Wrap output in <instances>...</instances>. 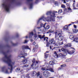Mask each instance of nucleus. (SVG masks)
Instances as JSON below:
<instances>
[{
    "label": "nucleus",
    "instance_id": "nucleus-1",
    "mask_svg": "<svg viewBox=\"0 0 78 78\" xmlns=\"http://www.w3.org/2000/svg\"><path fill=\"white\" fill-rule=\"evenodd\" d=\"M7 47L8 48L10 49L11 48V46L9 45V44H6L5 45H3L2 44H0V49L1 53H2L4 55V57H2V60L4 62L7 63L8 64V66L9 67H11V71L12 70V65H14V62H12L11 61V60L10 59L11 57V55H9V56H8V53L9 52V50H8L7 51V52L5 51V48Z\"/></svg>",
    "mask_w": 78,
    "mask_h": 78
},
{
    "label": "nucleus",
    "instance_id": "nucleus-2",
    "mask_svg": "<svg viewBox=\"0 0 78 78\" xmlns=\"http://www.w3.org/2000/svg\"><path fill=\"white\" fill-rule=\"evenodd\" d=\"M14 5H20L21 3H20V1L19 0H10L9 3L6 2H4L2 4V6L3 8L6 12H9L11 6Z\"/></svg>",
    "mask_w": 78,
    "mask_h": 78
},
{
    "label": "nucleus",
    "instance_id": "nucleus-3",
    "mask_svg": "<svg viewBox=\"0 0 78 78\" xmlns=\"http://www.w3.org/2000/svg\"><path fill=\"white\" fill-rule=\"evenodd\" d=\"M55 11L53 12L50 11L47 12L46 13V15L47 16H49L51 17H49L48 16L47 18H46L44 16H42L37 21V24H38L40 20H42V19H43V20H46V21H50L52 20V22H55Z\"/></svg>",
    "mask_w": 78,
    "mask_h": 78
},
{
    "label": "nucleus",
    "instance_id": "nucleus-4",
    "mask_svg": "<svg viewBox=\"0 0 78 78\" xmlns=\"http://www.w3.org/2000/svg\"><path fill=\"white\" fill-rule=\"evenodd\" d=\"M13 65H12V71L11 70V67H11V69H10V72H9L8 70L6 69V66H4L2 68V71L3 72H4V73L6 74H9V73H12V70H13V66H13Z\"/></svg>",
    "mask_w": 78,
    "mask_h": 78
},
{
    "label": "nucleus",
    "instance_id": "nucleus-5",
    "mask_svg": "<svg viewBox=\"0 0 78 78\" xmlns=\"http://www.w3.org/2000/svg\"><path fill=\"white\" fill-rule=\"evenodd\" d=\"M61 51H64V54H65V55H67V53L68 54H69V55H72V54H74L75 53V51L73 50L69 51L68 50L63 48L61 49Z\"/></svg>",
    "mask_w": 78,
    "mask_h": 78
},
{
    "label": "nucleus",
    "instance_id": "nucleus-6",
    "mask_svg": "<svg viewBox=\"0 0 78 78\" xmlns=\"http://www.w3.org/2000/svg\"><path fill=\"white\" fill-rule=\"evenodd\" d=\"M27 1V5H29V9H32L33 6V0H26Z\"/></svg>",
    "mask_w": 78,
    "mask_h": 78
},
{
    "label": "nucleus",
    "instance_id": "nucleus-7",
    "mask_svg": "<svg viewBox=\"0 0 78 78\" xmlns=\"http://www.w3.org/2000/svg\"><path fill=\"white\" fill-rule=\"evenodd\" d=\"M20 58H23L24 59H23V62L24 64V66H23L22 67H27L28 66L27 65H25V64H26L28 61V60H27V58H25L24 56H20Z\"/></svg>",
    "mask_w": 78,
    "mask_h": 78
},
{
    "label": "nucleus",
    "instance_id": "nucleus-8",
    "mask_svg": "<svg viewBox=\"0 0 78 78\" xmlns=\"http://www.w3.org/2000/svg\"><path fill=\"white\" fill-rule=\"evenodd\" d=\"M55 44V41L54 40V39H52L51 40H49V41L48 42H46V47H49V45H51V44Z\"/></svg>",
    "mask_w": 78,
    "mask_h": 78
},
{
    "label": "nucleus",
    "instance_id": "nucleus-9",
    "mask_svg": "<svg viewBox=\"0 0 78 78\" xmlns=\"http://www.w3.org/2000/svg\"><path fill=\"white\" fill-rule=\"evenodd\" d=\"M43 75L45 77H48V76H50V73L48 71H46L45 72H43Z\"/></svg>",
    "mask_w": 78,
    "mask_h": 78
},
{
    "label": "nucleus",
    "instance_id": "nucleus-10",
    "mask_svg": "<svg viewBox=\"0 0 78 78\" xmlns=\"http://www.w3.org/2000/svg\"><path fill=\"white\" fill-rule=\"evenodd\" d=\"M35 62L36 61H35V59L34 58L33 60L32 61L33 63H32L31 66H32V67H33L35 65V68H38V66H36V64L35 63Z\"/></svg>",
    "mask_w": 78,
    "mask_h": 78
},
{
    "label": "nucleus",
    "instance_id": "nucleus-11",
    "mask_svg": "<svg viewBox=\"0 0 78 78\" xmlns=\"http://www.w3.org/2000/svg\"><path fill=\"white\" fill-rule=\"evenodd\" d=\"M61 34V33H59L58 34V36H59L58 38V41H62L63 39H64L63 36L60 35Z\"/></svg>",
    "mask_w": 78,
    "mask_h": 78
},
{
    "label": "nucleus",
    "instance_id": "nucleus-12",
    "mask_svg": "<svg viewBox=\"0 0 78 78\" xmlns=\"http://www.w3.org/2000/svg\"><path fill=\"white\" fill-rule=\"evenodd\" d=\"M22 49L23 50H25L26 49H28L29 50H30V48H29V46H23L22 47Z\"/></svg>",
    "mask_w": 78,
    "mask_h": 78
},
{
    "label": "nucleus",
    "instance_id": "nucleus-13",
    "mask_svg": "<svg viewBox=\"0 0 78 78\" xmlns=\"http://www.w3.org/2000/svg\"><path fill=\"white\" fill-rule=\"evenodd\" d=\"M4 40L5 42H8L9 40V37L5 36L4 38Z\"/></svg>",
    "mask_w": 78,
    "mask_h": 78
},
{
    "label": "nucleus",
    "instance_id": "nucleus-14",
    "mask_svg": "<svg viewBox=\"0 0 78 78\" xmlns=\"http://www.w3.org/2000/svg\"><path fill=\"white\" fill-rule=\"evenodd\" d=\"M38 36L39 38H40V39H42L45 37V35H44L43 36H42V35H38Z\"/></svg>",
    "mask_w": 78,
    "mask_h": 78
},
{
    "label": "nucleus",
    "instance_id": "nucleus-15",
    "mask_svg": "<svg viewBox=\"0 0 78 78\" xmlns=\"http://www.w3.org/2000/svg\"><path fill=\"white\" fill-rule=\"evenodd\" d=\"M50 25H47L46 27V28L44 27V31H46L47 30H48V29L50 28Z\"/></svg>",
    "mask_w": 78,
    "mask_h": 78
},
{
    "label": "nucleus",
    "instance_id": "nucleus-16",
    "mask_svg": "<svg viewBox=\"0 0 78 78\" xmlns=\"http://www.w3.org/2000/svg\"><path fill=\"white\" fill-rule=\"evenodd\" d=\"M54 32V30L52 29H50L48 30V31L47 32V33H53Z\"/></svg>",
    "mask_w": 78,
    "mask_h": 78
},
{
    "label": "nucleus",
    "instance_id": "nucleus-17",
    "mask_svg": "<svg viewBox=\"0 0 78 78\" xmlns=\"http://www.w3.org/2000/svg\"><path fill=\"white\" fill-rule=\"evenodd\" d=\"M63 30H65V31H66V30H68V25H67L64 27L63 28Z\"/></svg>",
    "mask_w": 78,
    "mask_h": 78
},
{
    "label": "nucleus",
    "instance_id": "nucleus-18",
    "mask_svg": "<svg viewBox=\"0 0 78 78\" xmlns=\"http://www.w3.org/2000/svg\"><path fill=\"white\" fill-rule=\"evenodd\" d=\"M60 42L59 41H58L56 43V41H55V43L54 44H55V45H56V46H58V45H60Z\"/></svg>",
    "mask_w": 78,
    "mask_h": 78
},
{
    "label": "nucleus",
    "instance_id": "nucleus-19",
    "mask_svg": "<svg viewBox=\"0 0 78 78\" xmlns=\"http://www.w3.org/2000/svg\"><path fill=\"white\" fill-rule=\"evenodd\" d=\"M37 74L36 73V72L35 71H34L32 73L31 75L33 76H36V75Z\"/></svg>",
    "mask_w": 78,
    "mask_h": 78
},
{
    "label": "nucleus",
    "instance_id": "nucleus-20",
    "mask_svg": "<svg viewBox=\"0 0 78 78\" xmlns=\"http://www.w3.org/2000/svg\"><path fill=\"white\" fill-rule=\"evenodd\" d=\"M73 33H76L78 32V30L76 29H73Z\"/></svg>",
    "mask_w": 78,
    "mask_h": 78
},
{
    "label": "nucleus",
    "instance_id": "nucleus-21",
    "mask_svg": "<svg viewBox=\"0 0 78 78\" xmlns=\"http://www.w3.org/2000/svg\"><path fill=\"white\" fill-rule=\"evenodd\" d=\"M11 44L12 45V46H17L18 45L17 43H14L12 42V41L11 42Z\"/></svg>",
    "mask_w": 78,
    "mask_h": 78
},
{
    "label": "nucleus",
    "instance_id": "nucleus-22",
    "mask_svg": "<svg viewBox=\"0 0 78 78\" xmlns=\"http://www.w3.org/2000/svg\"><path fill=\"white\" fill-rule=\"evenodd\" d=\"M46 25V23H45L44 25V24L42 23H41L40 25L41 27H43L44 28H45V25Z\"/></svg>",
    "mask_w": 78,
    "mask_h": 78
},
{
    "label": "nucleus",
    "instance_id": "nucleus-23",
    "mask_svg": "<svg viewBox=\"0 0 78 78\" xmlns=\"http://www.w3.org/2000/svg\"><path fill=\"white\" fill-rule=\"evenodd\" d=\"M41 70H44V71H45V70H48V69L46 68V67H44V68H41Z\"/></svg>",
    "mask_w": 78,
    "mask_h": 78
},
{
    "label": "nucleus",
    "instance_id": "nucleus-24",
    "mask_svg": "<svg viewBox=\"0 0 78 78\" xmlns=\"http://www.w3.org/2000/svg\"><path fill=\"white\" fill-rule=\"evenodd\" d=\"M48 70H49V71H50L51 72H55L54 71V70H53V69L51 68H48Z\"/></svg>",
    "mask_w": 78,
    "mask_h": 78
},
{
    "label": "nucleus",
    "instance_id": "nucleus-25",
    "mask_svg": "<svg viewBox=\"0 0 78 78\" xmlns=\"http://www.w3.org/2000/svg\"><path fill=\"white\" fill-rule=\"evenodd\" d=\"M54 63L55 62H54V61H50L49 63V64L50 65H51L52 66H53Z\"/></svg>",
    "mask_w": 78,
    "mask_h": 78
},
{
    "label": "nucleus",
    "instance_id": "nucleus-26",
    "mask_svg": "<svg viewBox=\"0 0 78 78\" xmlns=\"http://www.w3.org/2000/svg\"><path fill=\"white\" fill-rule=\"evenodd\" d=\"M69 38L70 39H74V37L73 35H70L69 36Z\"/></svg>",
    "mask_w": 78,
    "mask_h": 78
},
{
    "label": "nucleus",
    "instance_id": "nucleus-27",
    "mask_svg": "<svg viewBox=\"0 0 78 78\" xmlns=\"http://www.w3.org/2000/svg\"><path fill=\"white\" fill-rule=\"evenodd\" d=\"M62 9H61L60 10H58V14H61V13H62Z\"/></svg>",
    "mask_w": 78,
    "mask_h": 78
},
{
    "label": "nucleus",
    "instance_id": "nucleus-28",
    "mask_svg": "<svg viewBox=\"0 0 78 78\" xmlns=\"http://www.w3.org/2000/svg\"><path fill=\"white\" fill-rule=\"evenodd\" d=\"M78 40V37H76V38H74V39L73 40V41H75L76 42H77Z\"/></svg>",
    "mask_w": 78,
    "mask_h": 78
},
{
    "label": "nucleus",
    "instance_id": "nucleus-29",
    "mask_svg": "<svg viewBox=\"0 0 78 78\" xmlns=\"http://www.w3.org/2000/svg\"><path fill=\"white\" fill-rule=\"evenodd\" d=\"M54 54L55 55V56H56L57 58H58V57H59V55H58V54H57V52H56V51L54 52Z\"/></svg>",
    "mask_w": 78,
    "mask_h": 78
},
{
    "label": "nucleus",
    "instance_id": "nucleus-30",
    "mask_svg": "<svg viewBox=\"0 0 78 78\" xmlns=\"http://www.w3.org/2000/svg\"><path fill=\"white\" fill-rule=\"evenodd\" d=\"M29 34L30 35H31V36H34V33H33V32H32L29 33Z\"/></svg>",
    "mask_w": 78,
    "mask_h": 78
},
{
    "label": "nucleus",
    "instance_id": "nucleus-31",
    "mask_svg": "<svg viewBox=\"0 0 78 78\" xmlns=\"http://www.w3.org/2000/svg\"><path fill=\"white\" fill-rule=\"evenodd\" d=\"M44 56H45V59L47 58L48 57V54H45L44 55Z\"/></svg>",
    "mask_w": 78,
    "mask_h": 78
},
{
    "label": "nucleus",
    "instance_id": "nucleus-32",
    "mask_svg": "<svg viewBox=\"0 0 78 78\" xmlns=\"http://www.w3.org/2000/svg\"><path fill=\"white\" fill-rule=\"evenodd\" d=\"M61 7L62 8H65V5L63 4H62L61 5Z\"/></svg>",
    "mask_w": 78,
    "mask_h": 78
},
{
    "label": "nucleus",
    "instance_id": "nucleus-33",
    "mask_svg": "<svg viewBox=\"0 0 78 78\" xmlns=\"http://www.w3.org/2000/svg\"><path fill=\"white\" fill-rule=\"evenodd\" d=\"M66 65L63 64L61 66V67H66Z\"/></svg>",
    "mask_w": 78,
    "mask_h": 78
},
{
    "label": "nucleus",
    "instance_id": "nucleus-34",
    "mask_svg": "<svg viewBox=\"0 0 78 78\" xmlns=\"http://www.w3.org/2000/svg\"><path fill=\"white\" fill-rule=\"evenodd\" d=\"M59 55L60 56V57H61V58H62V57H63V58H64V56L62 54H61Z\"/></svg>",
    "mask_w": 78,
    "mask_h": 78
},
{
    "label": "nucleus",
    "instance_id": "nucleus-35",
    "mask_svg": "<svg viewBox=\"0 0 78 78\" xmlns=\"http://www.w3.org/2000/svg\"><path fill=\"white\" fill-rule=\"evenodd\" d=\"M68 10H69L70 12H72V9L70 8L69 7L68 9Z\"/></svg>",
    "mask_w": 78,
    "mask_h": 78
},
{
    "label": "nucleus",
    "instance_id": "nucleus-36",
    "mask_svg": "<svg viewBox=\"0 0 78 78\" xmlns=\"http://www.w3.org/2000/svg\"><path fill=\"white\" fill-rule=\"evenodd\" d=\"M40 76V72H38L37 73V77H39Z\"/></svg>",
    "mask_w": 78,
    "mask_h": 78
},
{
    "label": "nucleus",
    "instance_id": "nucleus-37",
    "mask_svg": "<svg viewBox=\"0 0 78 78\" xmlns=\"http://www.w3.org/2000/svg\"><path fill=\"white\" fill-rule=\"evenodd\" d=\"M34 37L35 38H36L37 37V34L36 33L34 34Z\"/></svg>",
    "mask_w": 78,
    "mask_h": 78
},
{
    "label": "nucleus",
    "instance_id": "nucleus-38",
    "mask_svg": "<svg viewBox=\"0 0 78 78\" xmlns=\"http://www.w3.org/2000/svg\"><path fill=\"white\" fill-rule=\"evenodd\" d=\"M58 35H57V34H55V39H58Z\"/></svg>",
    "mask_w": 78,
    "mask_h": 78
},
{
    "label": "nucleus",
    "instance_id": "nucleus-39",
    "mask_svg": "<svg viewBox=\"0 0 78 78\" xmlns=\"http://www.w3.org/2000/svg\"><path fill=\"white\" fill-rule=\"evenodd\" d=\"M63 14H66V11L65 10H64V11L63 12Z\"/></svg>",
    "mask_w": 78,
    "mask_h": 78
},
{
    "label": "nucleus",
    "instance_id": "nucleus-40",
    "mask_svg": "<svg viewBox=\"0 0 78 78\" xmlns=\"http://www.w3.org/2000/svg\"><path fill=\"white\" fill-rule=\"evenodd\" d=\"M65 47L66 48L67 47H69V45L68 44H66L65 45Z\"/></svg>",
    "mask_w": 78,
    "mask_h": 78
},
{
    "label": "nucleus",
    "instance_id": "nucleus-41",
    "mask_svg": "<svg viewBox=\"0 0 78 78\" xmlns=\"http://www.w3.org/2000/svg\"><path fill=\"white\" fill-rule=\"evenodd\" d=\"M62 67H60L58 68V70H62Z\"/></svg>",
    "mask_w": 78,
    "mask_h": 78
},
{
    "label": "nucleus",
    "instance_id": "nucleus-42",
    "mask_svg": "<svg viewBox=\"0 0 78 78\" xmlns=\"http://www.w3.org/2000/svg\"><path fill=\"white\" fill-rule=\"evenodd\" d=\"M68 45V47H71V46H72V44H69Z\"/></svg>",
    "mask_w": 78,
    "mask_h": 78
},
{
    "label": "nucleus",
    "instance_id": "nucleus-43",
    "mask_svg": "<svg viewBox=\"0 0 78 78\" xmlns=\"http://www.w3.org/2000/svg\"><path fill=\"white\" fill-rule=\"evenodd\" d=\"M19 34H18V33H17L16 34V37H19Z\"/></svg>",
    "mask_w": 78,
    "mask_h": 78
},
{
    "label": "nucleus",
    "instance_id": "nucleus-44",
    "mask_svg": "<svg viewBox=\"0 0 78 78\" xmlns=\"http://www.w3.org/2000/svg\"><path fill=\"white\" fill-rule=\"evenodd\" d=\"M55 5H57L58 4V3L57 2H55Z\"/></svg>",
    "mask_w": 78,
    "mask_h": 78
},
{
    "label": "nucleus",
    "instance_id": "nucleus-45",
    "mask_svg": "<svg viewBox=\"0 0 78 78\" xmlns=\"http://www.w3.org/2000/svg\"><path fill=\"white\" fill-rule=\"evenodd\" d=\"M29 37L30 39H31L32 37V35H30Z\"/></svg>",
    "mask_w": 78,
    "mask_h": 78
},
{
    "label": "nucleus",
    "instance_id": "nucleus-46",
    "mask_svg": "<svg viewBox=\"0 0 78 78\" xmlns=\"http://www.w3.org/2000/svg\"><path fill=\"white\" fill-rule=\"evenodd\" d=\"M36 1L35 2V3H38V2H39V0H36Z\"/></svg>",
    "mask_w": 78,
    "mask_h": 78
},
{
    "label": "nucleus",
    "instance_id": "nucleus-47",
    "mask_svg": "<svg viewBox=\"0 0 78 78\" xmlns=\"http://www.w3.org/2000/svg\"><path fill=\"white\" fill-rule=\"evenodd\" d=\"M16 70H18V71H19L20 70V68H17Z\"/></svg>",
    "mask_w": 78,
    "mask_h": 78
},
{
    "label": "nucleus",
    "instance_id": "nucleus-48",
    "mask_svg": "<svg viewBox=\"0 0 78 78\" xmlns=\"http://www.w3.org/2000/svg\"><path fill=\"white\" fill-rule=\"evenodd\" d=\"M29 75H30V74H27L26 75V77H28L29 76Z\"/></svg>",
    "mask_w": 78,
    "mask_h": 78
},
{
    "label": "nucleus",
    "instance_id": "nucleus-49",
    "mask_svg": "<svg viewBox=\"0 0 78 78\" xmlns=\"http://www.w3.org/2000/svg\"><path fill=\"white\" fill-rule=\"evenodd\" d=\"M26 43H27V40L25 41V42L23 43V44H26Z\"/></svg>",
    "mask_w": 78,
    "mask_h": 78
},
{
    "label": "nucleus",
    "instance_id": "nucleus-50",
    "mask_svg": "<svg viewBox=\"0 0 78 78\" xmlns=\"http://www.w3.org/2000/svg\"><path fill=\"white\" fill-rule=\"evenodd\" d=\"M62 1L64 2V3H66V0H62Z\"/></svg>",
    "mask_w": 78,
    "mask_h": 78
},
{
    "label": "nucleus",
    "instance_id": "nucleus-51",
    "mask_svg": "<svg viewBox=\"0 0 78 78\" xmlns=\"http://www.w3.org/2000/svg\"><path fill=\"white\" fill-rule=\"evenodd\" d=\"M74 28L76 29V26L75 25H74Z\"/></svg>",
    "mask_w": 78,
    "mask_h": 78
},
{
    "label": "nucleus",
    "instance_id": "nucleus-52",
    "mask_svg": "<svg viewBox=\"0 0 78 78\" xmlns=\"http://www.w3.org/2000/svg\"><path fill=\"white\" fill-rule=\"evenodd\" d=\"M36 64H39V61H36Z\"/></svg>",
    "mask_w": 78,
    "mask_h": 78
},
{
    "label": "nucleus",
    "instance_id": "nucleus-53",
    "mask_svg": "<svg viewBox=\"0 0 78 78\" xmlns=\"http://www.w3.org/2000/svg\"><path fill=\"white\" fill-rule=\"evenodd\" d=\"M39 78H42V76L40 75V76H39Z\"/></svg>",
    "mask_w": 78,
    "mask_h": 78
},
{
    "label": "nucleus",
    "instance_id": "nucleus-54",
    "mask_svg": "<svg viewBox=\"0 0 78 78\" xmlns=\"http://www.w3.org/2000/svg\"><path fill=\"white\" fill-rule=\"evenodd\" d=\"M70 25H72V23L69 24L68 25V27H70Z\"/></svg>",
    "mask_w": 78,
    "mask_h": 78
},
{
    "label": "nucleus",
    "instance_id": "nucleus-55",
    "mask_svg": "<svg viewBox=\"0 0 78 78\" xmlns=\"http://www.w3.org/2000/svg\"><path fill=\"white\" fill-rule=\"evenodd\" d=\"M66 62H69V59H66Z\"/></svg>",
    "mask_w": 78,
    "mask_h": 78
},
{
    "label": "nucleus",
    "instance_id": "nucleus-56",
    "mask_svg": "<svg viewBox=\"0 0 78 78\" xmlns=\"http://www.w3.org/2000/svg\"><path fill=\"white\" fill-rule=\"evenodd\" d=\"M64 11H67V9L66 8H64Z\"/></svg>",
    "mask_w": 78,
    "mask_h": 78
},
{
    "label": "nucleus",
    "instance_id": "nucleus-57",
    "mask_svg": "<svg viewBox=\"0 0 78 78\" xmlns=\"http://www.w3.org/2000/svg\"><path fill=\"white\" fill-rule=\"evenodd\" d=\"M55 34H57V31H55V32H54Z\"/></svg>",
    "mask_w": 78,
    "mask_h": 78
},
{
    "label": "nucleus",
    "instance_id": "nucleus-58",
    "mask_svg": "<svg viewBox=\"0 0 78 78\" xmlns=\"http://www.w3.org/2000/svg\"><path fill=\"white\" fill-rule=\"evenodd\" d=\"M73 8V9H76L75 7H74V8Z\"/></svg>",
    "mask_w": 78,
    "mask_h": 78
},
{
    "label": "nucleus",
    "instance_id": "nucleus-59",
    "mask_svg": "<svg viewBox=\"0 0 78 78\" xmlns=\"http://www.w3.org/2000/svg\"><path fill=\"white\" fill-rule=\"evenodd\" d=\"M71 48H72V49H73V50H75V48H73V47H71Z\"/></svg>",
    "mask_w": 78,
    "mask_h": 78
},
{
    "label": "nucleus",
    "instance_id": "nucleus-60",
    "mask_svg": "<svg viewBox=\"0 0 78 78\" xmlns=\"http://www.w3.org/2000/svg\"><path fill=\"white\" fill-rule=\"evenodd\" d=\"M33 45H35V44H36V43H35V42H34V43H33Z\"/></svg>",
    "mask_w": 78,
    "mask_h": 78
},
{
    "label": "nucleus",
    "instance_id": "nucleus-61",
    "mask_svg": "<svg viewBox=\"0 0 78 78\" xmlns=\"http://www.w3.org/2000/svg\"><path fill=\"white\" fill-rule=\"evenodd\" d=\"M45 37H44V41H45V40L46 39V38H44Z\"/></svg>",
    "mask_w": 78,
    "mask_h": 78
},
{
    "label": "nucleus",
    "instance_id": "nucleus-62",
    "mask_svg": "<svg viewBox=\"0 0 78 78\" xmlns=\"http://www.w3.org/2000/svg\"><path fill=\"white\" fill-rule=\"evenodd\" d=\"M50 48L51 49V46H50Z\"/></svg>",
    "mask_w": 78,
    "mask_h": 78
},
{
    "label": "nucleus",
    "instance_id": "nucleus-63",
    "mask_svg": "<svg viewBox=\"0 0 78 78\" xmlns=\"http://www.w3.org/2000/svg\"><path fill=\"white\" fill-rule=\"evenodd\" d=\"M37 28H38V29H40V28H41V27H37Z\"/></svg>",
    "mask_w": 78,
    "mask_h": 78
},
{
    "label": "nucleus",
    "instance_id": "nucleus-64",
    "mask_svg": "<svg viewBox=\"0 0 78 78\" xmlns=\"http://www.w3.org/2000/svg\"><path fill=\"white\" fill-rule=\"evenodd\" d=\"M76 7H78V4H77V5H76Z\"/></svg>",
    "mask_w": 78,
    "mask_h": 78
}]
</instances>
